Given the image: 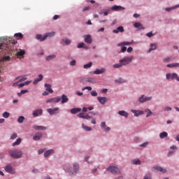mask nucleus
<instances>
[{
  "instance_id": "1a4fd4ad",
  "label": "nucleus",
  "mask_w": 179,
  "mask_h": 179,
  "mask_svg": "<svg viewBox=\"0 0 179 179\" xmlns=\"http://www.w3.org/2000/svg\"><path fill=\"white\" fill-rule=\"evenodd\" d=\"M152 170H155V172L160 171V173H163V174L167 172V170H166V169H164L161 166H154L152 167Z\"/></svg>"
},
{
  "instance_id": "b1692460",
  "label": "nucleus",
  "mask_w": 179,
  "mask_h": 179,
  "mask_svg": "<svg viewBox=\"0 0 179 179\" xmlns=\"http://www.w3.org/2000/svg\"><path fill=\"white\" fill-rule=\"evenodd\" d=\"M112 10H124L125 8L121 6H115L111 8Z\"/></svg>"
},
{
  "instance_id": "393cba45",
  "label": "nucleus",
  "mask_w": 179,
  "mask_h": 179,
  "mask_svg": "<svg viewBox=\"0 0 179 179\" xmlns=\"http://www.w3.org/2000/svg\"><path fill=\"white\" fill-rule=\"evenodd\" d=\"M45 87H46V92H48L49 93H54V90L51 89V85L45 84Z\"/></svg>"
},
{
  "instance_id": "6e6552de",
  "label": "nucleus",
  "mask_w": 179,
  "mask_h": 179,
  "mask_svg": "<svg viewBox=\"0 0 179 179\" xmlns=\"http://www.w3.org/2000/svg\"><path fill=\"white\" fill-rule=\"evenodd\" d=\"M59 101H61L60 96H57V97L46 100L47 103H59Z\"/></svg>"
},
{
  "instance_id": "7c9ffc66",
  "label": "nucleus",
  "mask_w": 179,
  "mask_h": 179,
  "mask_svg": "<svg viewBox=\"0 0 179 179\" xmlns=\"http://www.w3.org/2000/svg\"><path fill=\"white\" fill-rule=\"evenodd\" d=\"M26 54V52L23 50H20L18 52H17V58H20V57H23Z\"/></svg>"
},
{
  "instance_id": "49530a36",
  "label": "nucleus",
  "mask_w": 179,
  "mask_h": 179,
  "mask_svg": "<svg viewBox=\"0 0 179 179\" xmlns=\"http://www.w3.org/2000/svg\"><path fill=\"white\" fill-rule=\"evenodd\" d=\"M10 115V113H9L8 112H4L3 113V118H9Z\"/></svg>"
},
{
  "instance_id": "4468645a",
  "label": "nucleus",
  "mask_w": 179,
  "mask_h": 179,
  "mask_svg": "<svg viewBox=\"0 0 179 179\" xmlns=\"http://www.w3.org/2000/svg\"><path fill=\"white\" fill-rule=\"evenodd\" d=\"M54 36H55V32H54V31L47 33L43 36L41 41H44V40H45V38H47V37H54Z\"/></svg>"
},
{
  "instance_id": "338daca9",
  "label": "nucleus",
  "mask_w": 179,
  "mask_h": 179,
  "mask_svg": "<svg viewBox=\"0 0 179 179\" xmlns=\"http://www.w3.org/2000/svg\"><path fill=\"white\" fill-rule=\"evenodd\" d=\"M87 82H90V83H93V82H94V78H90L87 80Z\"/></svg>"
},
{
  "instance_id": "2f4dec72",
  "label": "nucleus",
  "mask_w": 179,
  "mask_h": 179,
  "mask_svg": "<svg viewBox=\"0 0 179 179\" xmlns=\"http://www.w3.org/2000/svg\"><path fill=\"white\" fill-rule=\"evenodd\" d=\"M157 48V45L155 43H151L150 48L148 50V52H150L151 51L156 50Z\"/></svg>"
},
{
  "instance_id": "f8f14e48",
  "label": "nucleus",
  "mask_w": 179,
  "mask_h": 179,
  "mask_svg": "<svg viewBox=\"0 0 179 179\" xmlns=\"http://www.w3.org/2000/svg\"><path fill=\"white\" fill-rule=\"evenodd\" d=\"M5 170L7 173H9L10 174H13L15 173V171H13L12 165H10V164L6 166Z\"/></svg>"
},
{
  "instance_id": "680f3d73",
  "label": "nucleus",
  "mask_w": 179,
  "mask_h": 179,
  "mask_svg": "<svg viewBox=\"0 0 179 179\" xmlns=\"http://www.w3.org/2000/svg\"><path fill=\"white\" fill-rule=\"evenodd\" d=\"M20 82H17V83H14L13 84V87H16V86H19V83H20Z\"/></svg>"
},
{
  "instance_id": "4d7b16f0",
  "label": "nucleus",
  "mask_w": 179,
  "mask_h": 179,
  "mask_svg": "<svg viewBox=\"0 0 179 179\" xmlns=\"http://www.w3.org/2000/svg\"><path fill=\"white\" fill-rule=\"evenodd\" d=\"M70 65H71V66H75V65H76V60H72L70 62Z\"/></svg>"
},
{
  "instance_id": "4c0bfd02",
  "label": "nucleus",
  "mask_w": 179,
  "mask_h": 179,
  "mask_svg": "<svg viewBox=\"0 0 179 179\" xmlns=\"http://www.w3.org/2000/svg\"><path fill=\"white\" fill-rule=\"evenodd\" d=\"M10 59V56H4L1 59V61H3V62H8V61H9Z\"/></svg>"
},
{
  "instance_id": "5fc2aeb1",
  "label": "nucleus",
  "mask_w": 179,
  "mask_h": 179,
  "mask_svg": "<svg viewBox=\"0 0 179 179\" xmlns=\"http://www.w3.org/2000/svg\"><path fill=\"white\" fill-rule=\"evenodd\" d=\"M171 57H165L164 59V62H170V61H171Z\"/></svg>"
},
{
  "instance_id": "f03ea898",
  "label": "nucleus",
  "mask_w": 179,
  "mask_h": 179,
  "mask_svg": "<svg viewBox=\"0 0 179 179\" xmlns=\"http://www.w3.org/2000/svg\"><path fill=\"white\" fill-rule=\"evenodd\" d=\"M9 155L11 156V157H13V159H20L22 157V151L20 150H10Z\"/></svg>"
},
{
  "instance_id": "13d9d810",
  "label": "nucleus",
  "mask_w": 179,
  "mask_h": 179,
  "mask_svg": "<svg viewBox=\"0 0 179 179\" xmlns=\"http://www.w3.org/2000/svg\"><path fill=\"white\" fill-rule=\"evenodd\" d=\"M82 90H89V92H90L92 91V87H85Z\"/></svg>"
},
{
  "instance_id": "f3484780",
  "label": "nucleus",
  "mask_w": 179,
  "mask_h": 179,
  "mask_svg": "<svg viewBox=\"0 0 179 179\" xmlns=\"http://www.w3.org/2000/svg\"><path fill=\"white\" fill-rule=\"evenodd\" d=\"M43 115V109H38L33 112L34 117H38V115Z\"/></svg>"
},
{
  "instance_id": "8fccbe9b",
  "label": "nucleus",
  "mask_w": 179,
  "mask_h": 179,
  "mask_svg": "<svg viewBox=\"0 0 179 179\" xmlns=\"http://www.w3.org/2000/svg\"><path fill=\"white\" fill-rule=\"evenodd\" d=\"M84 46H85V43L82 42L78 45L77 48H83Z\"/></svg>"
},
{
  "instance_id": "2eb2a0df",
  "label": "nucleus",
  "mask_w": 179,
  "mask_h": 179,
  "mask_svg": "<svg viewBox=\"0 0 179 179\" xmlns=\"http://www.w3.org/2000/svg\"><path fill=\"white\" fill-rule=\"evenodd\" d=\"M104 72H106V69L102 68L101 69H97L96 71L92 72V73H94V75H101V73H104Z\"/></svg>"
},
{
  "instance_id": "79ce46f5",
  "label": "nucleus",
  "mask_w": 179,
  "mask_h": 179,
  "mask_svg": "<svg viewBox=\"0 0 179 179\" xmlns=\"http://www.w3.org/2000/svg\"><path fill=\"white\" fill-rule=\"evenodd\" d=\"M145 112L147 113L146 117H150V115H152V110H150V109L147 108L145 110Z\"/></svg>"
},
{
  "instance_id": "9d476101",
  "label": "nucleus",
  "mask_w": 179,
  "mask_h": 179,
  "mask_svg": "<svg viewBox=\"0 0 179 179\" xmlns=\"http://www.w3.org/2000/svg\"><path fill=\"white\" fill-rule=\"evenodd\" d=\"M78 117L79 118H83L84 120H90V118H92V116L89 115L88 114H85L83 113H78Z\"/></svg>"
},
{
  "instance_id": "a878e982",
  "label": "nucleus",
  "mask_w": 179,
  "mask_h": 179,
  "mask_svg": "<svg viewBox=\"0 0 179 179\" xmlns=\"http://www.w3.org/2000/svg\"><path fill=\"white\" fill-rule=\"evenodd\" d=\"M166 66L168 68H179V63H172L167 64Z\"/></svg>"
},
{
  "instance_id": "e2e57ef3",
  "label": "nucleus",
  "mask_w": 179,
  "mask_h": 179,
  "mask_svg": "<svg viewBox=\"0 0 179 179\" xmlns=\"http://www.w3.org/2000/svg\"><path fill=\"white\" fill-rule=\"evenodd\" d=\"M121 51H122V52H125V51H127V47L123 46V47L122 48Z\"/></svg>"
},
{
  "instance_id": "bb28decb",
  "label": "nucleus",
  "mask_w": 179,
  "mask_h": 179,
  "mask_svg": "<svg viewBox=\"0 0 179 179\" xmlns=\"http://www.w3.org/2000/svg\"><path fill=\"white\" fill-rule=\"evenodd\" d=\"M34 128L36 131H45V129H47V127L43 126H34Z\"/></svg>"
},
{
  "instance_id": "c756f323",
  "label": "nucleus",
  "mask_w": 179,
  "mask_h": 179,
  "mask_svg": "<svg viewBox=\"0 0 179 179\" xmlns=\"http://www.w3.org/2000/svg\"><path fill=\"white\" fill-rule=\"evenodd\" d=\"M14 37H15V38H17V40H22V38H23V34L16 33L14 34Z\"/></svg>"
},
{
  "instance_id": "ea45409f",
  "label": "nucleus",
  "mask_w": 179,
  "mask_h": 179,
  "mask_svg": "<svg viewBox=\"0 0 179 179\" xmlns=\"http://www.w3.org/2000/svg\"><path fill=\"white\" fill-rule=\"evenodd\" d=\"M82 128H83V129H85V131H92V127H89L87 126H85V124H82Z\"/></svg>"
},
{
  "instance_id": "ddd939ff",
  "label": "nucleus",
  "mask_w": 179,
  "mask_h": 179,
  "mask_svg": "<svg viewBox=\"0 0 179 179\" xmlns=\"http://www.w3.org/2000/svg\"><path fill=\"white\" fill-rule=\"evenodd\" d=\"M97 100L101 104L104 105L106 104V102L108 101V99L104 96H98Z\"/></svg>"
},
{
  "instance_id": "473e14b6",
  "label": "nucleus",
  "mask_w": 179,
  "mask_h": 179,
  "mask_svg": "<svg viewBox=\"0 0 179 179\" xmlns=\"http://www.w3.org/2000/svg\"><path fill=\"white\" fill-rule=\"evenodd\" d=\"M167 136H169V134H167L166 131L162 132L159 134L160 139H164V138H167Z\"/></svg>"
},
{
  "instance_id": "603ef678",
  "label": "nucleus",
  "mask_w": 179,
  "mask_h": 179,
  "mask_svg": "<svg viewBox=\"0 0 179 179\" xmlns=\"http://www.w3.org/2000/svg\"><path fill=\"white\" fill-rule=\"evenodd\" d=\"M36 40H41V41H41V40H43V36H41L40 34L36 35Z\"/></svg>"
},
{
  "instance_id": "6ab92c4d",
  "label": "nucleus",
  "mask_w": 179,
  "mask_h": 179,
  "mask_svg": "<svg viewBox=\"0 0 179 179\" xmlns=\"http://www.w3.org/2000/svg\"><path fill=\"white\" fill-rule=\"evenodd\" d=\"M82 109L80 108H74L70 110V113L71 114H78V113H80Z\"/></svg>"
},
{
  "instance_id": "72a5a7b5",
  "label": "nucleus",
  "mask_w": 179,
  "mask_h": 179,
  "mask_svg": "<svg viewBox=\"0 0 179 179\" xmlns=\"http://www.w3.org/2000/svg\"><path fill=\"white\" fill-rule=\"evenodd\" d=\"M41 138H43V134H39L38 135H35L33 137V140L34 141H40V139H41Z\"/></svg>"
},
{
  "instance_id": "f704fd0d",
  "label": "nucleus",
  "mask_w": 179,
  "mask_h": 179,
  "mask_svg": "<svg viewBox=\"0 0 179 179\" xmlns=\"http://www.w3.org/2000/svg\"><path fill=\"white\" fill-rule=\"evenodd\" d=\"M22 143V138H17L16 141L13 143V146H17Z\"/></svg>"
},
{
  "instance_id": "864d4df0",
  "label": "nucleus",
  "mask_w": 179,
  "mask_h": 179,
  "mask_svg": "<svg viewBox=\"0 0 179 179\" xmlns=\"http://www.w3.org/2000/svg\"><path fill=\"white\" fill-rule=\"evenodd\" d=\"M17 138V134L14 133L10 138V139H16Z\"/></svg>"
},
{
  "instance_id": "bf43d9fd",
  "label": "nucleus",
  "mask_w": 179,
  "mask_h": 179,
  "mask_svg": "<svg viewBox=\"0 0 179 179\" xmlns=\"http://www.w3.org/2000/svg\"><path fill=\"white\" fill-rule=\"evenodd\" d=\"M27 80V78H26V77H22V78H21L19 80H18V82H24V80Z\"/></svg>"
},
{
  "instance_id": "3c124183",
  "label": "nucleus",
  "mask_w": 179,
  "mask_h": 179,
  "mask_svg": "<svg viewBox=\"0 0 179 179\" xmlns=\"http://www.w3.org/2000/svg\"><path fill=\"white\" fill-rule=\"evenodd\" d=\"M106 127H107V125L106 124V122H102L101 123V128L102 129H106Z\"/></svg>"
},
{
  "instance_id": "e433bc0d",
  "label": "nucleus",
  "mask_w": 179,
  "mask_h": 179,
  "mask_svg": "<svg viewBox=\"0 0 179 179\" xmlns=\"http://www.w3.org/2000/svg\"><path fill=\"white\" fill-rule=\"evenodd\" d=\"M55 55H51L45 57L46 61H51V59H54L55 58Z\"/></svg>"
},
{
  "instance_id": "69168bd1",
  "label": "nucleus",
  "mask_w": 179,
  "mask_h": 179,
  "mask_svg": "<svg viewBox=\"0 0 179 179\" xmlns=\"http://www.w3.org/2000/svg\"><path fill=\"white\" fill-rule=\"evenodd\" d=\"M132 50H133L132 47L128 48H127V52H132Z\"/></svg>"
},
{
  "instance_id": "a19ab883",
  "label": "nucleus",
  "mask_w": 179,
  "mask_h": 179,
  "mask_svg": "<svg viewBox=\"0 0 179 179\" xmlns=\"http://www.w3.org/2000/svg\"><path fill=\"white\" fill-rule=\"evenodd\" d=\"M28 92H29V90H21L20 92H19L17 94V95L20 97V96H22V94H24L25 93H28Z\"/></svg>"
},
{
  "instance_id": "0eeeda50",
  "label": "nucleus",
  "mask_w": 179,
  "mask_h": 179,
  "mask_svg": "<svg viewBox=\"0 0 179 179\" xmlns=\"http://www.w3.org/2000/svg\"><path fill=\"white\" fill-rule=\"evenodd\" d=\"M85 43L87 44H92L93 43V38H92V36L90 34L85 35L84 36Z\"/></svg>"
},
{
  "instance_id": "423d86ee",
  "label": "nucleus",
  "mask_w": 179,
  "mask_h": 179,
  "mask_svg": "<svg viewBox=\"0 0 179 179\" xmlns=\"http://www.w3.org/2000/svg\"><path fill=\"white\" fill-rule=\"evenodd\" d=\"M47 111L50 115H54L55 114H58V111H59V108H55L53 109L48 108Z\"/></svg>"
},
{
  "instance_id": "5701e85b",
  "label": "nucleus",
  "mask_w": 179,
  "mask_h": 179,
  "mask_svg": "<svg viewBox=\"0 0 179 179\" xmlns=\"http://www.w3.org/2000/svg\"><path fill=\"white\" fill-rule=\"evenodd\" d=\"M43 74H41L38 76V78H36L34 80L33 83L34 85H37V83H38V82H41V80H43Z\"/></svg>"
},
{
  "instance_id": "a18cd8bd",
  "label": "nucleus",
  "mask_w": 179,
  "mask_h": 179,
  "mask_svg": "<svg viewBox=\"0 0 179 179\" xmlns=\"http://www.w3.org/2000/svg\"><path fill=\"white\" fill-rule=\"evenodd\" d=\"M62 41H64L66 45H69V44H71V40L69 38H64L62 40Z\"/></svg>"
},
{
  "instance_id": "9b49d317",
  "label": "nucleus",
  "mask_w": 179,
  "mask_h": 179,
  "mask_svg": "<svg viewBox=\"0 0 179 179\" xmlns=\"http://www.w3.org/2000/svg\"><path fill=\"white\" fill-rule=\"evenodd\" d=\"M166 76L168 80L170 79L173 80V79H177V77L178 76V75H177V73H167Z\"/></svg>"
},
{
  "instance_id": "4be33fe9",
  "label": "nucleus",
  "mask_w": 179,
  "mask_h": 179,
  "mask_svg": "<svg viewBox=\"0 0 179 179\" xmlns=\"http://www.w3.org/2000/svg\"><path fill=\"white\" fill-rule=\"evenodd\" d=\"M119 115H121L122 117H124L125 118H128V115H129V113H127L124 110H120L118 112Z\"/></svg>"
},
{
  "instance_id": "c9c22d12",
  "label": "nucleus",
  "mask_w": 179,
  "mask_h": 179,
  "mask_svg": "<svg viewBox=\"0 0 179 179\" xmlns=\"http://www.w3.org/2000/svg\"><path fill=\"white\" fill-rule=\"evenodd\" d=\"M93 65V63L92 62H89L87 64H85L83 66L84 69H88V68H92V66Z\"/></svg>"
},
{
  "instance_id": "052dcab7",
  "label": "nucleus",
  "mask_w": 179,
  "mask_h": 179,
  "mask_svg": "<svg viewBox=\"0 0 179 179\" xmlns=\"http://www.w3.org/2000/svg\"><path fill=\"white\" fill-rule=\"evenodd\" d=\"M89 9H90V6H85L83 9V12H86V10H89Z\"/></svg>"
},
{
  "instance_id": "cd10ccee",
  "label": "nucleus",
  "mask_w": 179,
  "mask_h": 179,
  "mask_svg": "<svg viewBox=\"0 0 179 179\" xmlns=\"http://www.w3.org/2000/svg\"><path fill=\"white\" fill-rule=\"evenodd\" d=\"M132 44V42H121L119 44H117V47H124V45H131Z\"/></svg>"
},
{
  "instance_id": "de8ad7c7",
  "label": "nucleus",
  "mask_w": 179,
  "mask_h": 179,
  "mask_svg": "<svg viewBox=\"0 0 179 179\" xmlns=\"http://www.w3.org/2000/svg\"><path fill=\"white\" fill-rule=\"evenodd\" d=\"M177 8H179V4L173 6V8H166V10H167L168 12H170V10H171L172 9H176Z\"/></svg>"
},
{
  "instance_id": "0e129e2a",
  "label": "nucleus",
  "mask_w": 179,
  "mask_h": 179,
  "mask_svg": "<svg viewBox=\"0 0 179 179\" xmlns=\"http://www.w3.org/2000/svg\"><path fill=\"white\" fill-rule=\"evenodd\" d=\"M147 37H152L153 36V34L152 32H149L146 34Z\"/></svg>"
},
{
  "instance_id": "37998d69",
  "label": "nucleus",
  "mask_w": 179,
  "mask_h": 179,
  "mask_svg": "<svg viewBox=\"0 0 179 179\" xmlns=\"http://www.w3.org/2000/svg\"><path fill=\"white\" fill-rule=\"evenodd\" d=\"M115 83H125V80L122 78H119L115 80Z\"/></svg>"
},
{
  "instance_id": "f257e3e1",
  "label": "nucleus",
  "mask_w": 179,
  "mask_h": 179,
  "mask_svg": "<svg viewBox=\"0 0 179 179\" xmlns=\"http://www.w3.org/2000/svg\"><path fill=\"white\" fill-rule=\"evenodd\" d=\"M73 170H72L71 169H68L65 166L64 167V169L67 173H69V176H75V174H76V173H78V171H79V164L74 163L73 164Z\"/></svg>"
},
{
  "instance_id": "dca6fc26",
  "label": "nucleus",
  "mask_w": 179,
  "mask_h": 179,
  "mask_svg": "<svg viewBox=\"0 0 179 179\" xmlns=\"http://www.w3.org/2000/svg\"><path fill=\"white\" fill-rule=\"evenodd\" d=\"M124 27L122 26L118 27L116 29H114L113 31V33H115V34H118V33H124Z\"/></svg>"
},
{
  "instance_id": "7ed1b4c3",
  "label": "nucleus",
  "mask_w": 179,
  "mask_h": 179,
  "mask_svg": "<svg viewBox=\"0 0 179 179\" xmlns=\"http://www.w3.org/2000/svg\"><path fill=\"white\" fill-rule=\"evenodd\" d=\"M134 59L133 57H124L122 59L119 60V62H121L122 65L124 66L125 65H128L132 62Z\"/></svg>"
},
{
  "instance_id": "20e7f679",
  "label": "nucleus",
  "mask_w": 179,
  "mask_h": 179,
  "mask_svg": "<svg viewBox=\"0 0 179 179\" xmlns=\"http://www.w3.org/2000/svg\"><path fill=\"white\" fill-rule=\"evenodd\" d=\"M108 171H110L112 174H120V169L116 166H109L107 169Z\"/></svg>"
},
{
  "instance_id": "a211bd4d",
  "label": "nucleus",
  "mask_w": 179,
  "mask_h": 179,
  "mask_svg": "<svg viewBox=\"0 0 179 179\" xmlns=\"http://www.w3.org/2000/svg\"><path fill=\"white\" fill-rule=\"evenodd\" d=\"M131 113L134 114V117H139V115H142L143 114V111L136 110H131Z\"/></svg>"
},
{
  "instance_id": "aec40b11",
  "label": "nucleus",
  "mask_w": 179,
  "mask_h": 179,
  "mask_svg": "<svg viewBox=\"0 0 179 179\" xmlns=\"http://www.w3.org/2000/svg\"><path fill=\"white\" fill-rule=\"evenodd\" d=\"M61 100H62V104H65V103H68V100H69V99L66 95L62 94L61 97Z\"/></svg>"
},
{
  "instance_id": "c85d7f7f",
  "label": "nucleus",
  "mask_w": 179,
  "mask_h": 179,
  "mask_svg": "<svg viewBox=\"0 0 179 179\" xmlns=\"http://www.w3.org/2000/svg\"><path fill=\"white\" fill-rule=\"evenodd\" d=\"M54 153V150L51 149V150H47L45 153H44V157H48V156H50V155H52Z\"/></svg>"
},
{
  "instance_id": "09e8293b",
  "label": "nucleus",
  "mask_w": 179,
  "mask_h": 179,
  "mask_svg": "<svg viewBox=\"0 0 179 179\" xmlns=\"http://www.w3.org/2000/svg\"><path fill=\"white\" fill-rule=\"evenodd\" d=\"M121 66H122V64L120 62L119 63L113 65V68H121Z\"/></svg>"
},
{
  "instance_id": "6e6d98bb",
  "label": "nucleus",
  "mask_w": 179,
  "mask_h": 179,
  "mask_svg": "<svg viewBox=\"0 0 179 179\" xmlns=\"http://www.w3.org/2000/svg\"><path fill=\"white\" fill-rule=\"evenodd\" d=\"M91 95L93 97H96V96H97V93L96 92V91L93 90V91L91 92Z\"/></svg>"
},
{
  "instance_id": "412c9836",
  "label": "nucleus",
  "mask_w": 179,
  "mask_h": 179,
  "mask_svg": "<svg viewBox=\"0 0 179 179\" xmlns=\"http://www.w3.org/2000/svg\"><path fill=\"white\" fill-rule=\"evenodd\" d=\"M134 26L136 27V29H139V30H145V27L142 26L141 22H136L134 23Z\"/></svg>"
},
{
  "instance_id": "39448f33",
  "label": "nucleus",
  "mask_w": 179,
  "mask_h": 179,
  "mask_svg": "<svg viewBox=\"0 0 179 179\" xmlns=\"http://www.w3.org/2000/svg\"><path fill=\"white\" fill-rule=\"evenodd\" d=\"M152 100V96H145V95H141V97L138 99V101L140 103H145V101H149Z\"/></svg>"
},
{
  "instance_id": "c03bdc74",
  "label": "nucleus",
  "mask_w": 179,
  "mask_h": 179,
  "mask_svg": "<svg viewBox=\"0 0 179 179\" xmlns=\"http://www.w3.org/2000/svg\"><path fill=\"white\" fill-rule=\"evenodd\" d=\"M132 163H133V164L139 165V164H141V160H139V159H136L133 160Z\"/></svg>"
},
{
  "instance_id": "58836bf2",
  "label": "nucleus",
  "mask_w": 179,
  "mask_h": 179,
  "mask_svg": "<svg viewBox=\"0 0 179 179\" xmlns=\"http://www.w3.org/2000/svg\"><path fill=\"white\" fill-rule=\"evenodd\" d=\"M24 121V116H20L17 119V122H19V124H22Z\"/></svg>"
},
{
  "instance_id": "774afa93",
  "label": "nucleus",
  "mask_w": 179,
  "mask_h": 179,
  "mask_svg": "<svg viewBox=\"0 0 179 179\" xmlns=\"http://www.w3.org/2000/svg\"><path fill=\"white\" fill-rule=\"evenodd\" d=\"M174 150L169 151V152L168 153V156H171L174 153Z\"/></svg>"
}]
</instances>
